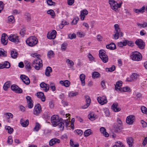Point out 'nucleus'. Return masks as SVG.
I'll use <instances>...</instances> for the list:
<instances>
[{
  "mask_svg": "<svg viewBox=\"0 0 147 147\" xmlns=\"http://www.w3.org/2000/svg\"><path fill=\"white\" fill-rule=\"evenodd\" d=\"M26 44L30 47H33L36 45L38 43L37 38L34 36H31L28 38L26 40Z\"/></svg>",
  "mask_w": 147,
  "mask_h": 147,
  "instance_id": "f257e3e1",
  "label": "nucleus"
},
{
  "mask_svg": "<svg viewBox=\"0 0 147 147\" xmlns=\"http://www.w3.org/2000/svg\"><path fill=\"white\" fill-rule=\"evenodd\" d=\"M109 3L111 9L115 11H117L118 9L120 8L122 5V3H118L114 0H109Z\"/></svg>",
  "mask_w": 147,
  "mask_h": 147,
  "instance_id": "f03ea898",
  "label": "nucleus"
},
{
  "mask_svg": "<svg viewBox=\"0 0 147 147\" xmlns=\"http://www.w3.org/2000/svg\"><path fill=\"white\" fill-rule=\"evenodd\" d=\"M131 58L133 61H140L142 59V56L139 52L135 51L133 52L131 56Z\"/></svg>",
  "mask_w": 147,
  "mask_h": 147,
  "instance_id": "7ed1b4c3",
  "label": "nucleus"
},
{
  "mask_svg": "<svg viewBox=\"0 0 147 147\" xmlns=\"http://www.w3.org/2000/svg\"><path fill=\"white\" fill-rule=\"evenodd\" d=\"M99 56L101 59L102 62L104 63L107 62L108 60V58L107 55L105 54V51L102 49H101L99 51Z\"/></svg>",
  "mask_w": 147,
  "mask_h": 147,
  "instance_id": "20e7f679",
  "label": "nucleus"
},
{
  "mask_svg": "<svg viewBox=\"0 0 147 147\" xmlns=\"http://www.w3.org/2000/svg\"><path fill=\"white\" fill-rule=\"evenodd\" d=\"M32 65L33 67L37 70H39L42 66V60L39 59L38 60H34L32 62Z\"/></svg>",
  "mask_w": 147,
  "mask_h": 147,
  "instance_id": "39448f33",
  "label": "nucleus"
},
{
  "mask_svg": "<svg viewBox=\"0 0 147 147\" xmlns=\"http://www.w3.org/2000/svg\"><path fill=\"white\" fill-rule=\"evenodd\" d=\"M60 120L58 115H54L52 116L51 118V121L54 127L57 126Z\"/></svg>",
  "mask_w": 147,
  "mask_h": 147,
  "instance_id": "423d86ee",
  "label": "nucleus"
},
{
  "mask_svg": "<svg viewBox=\"0 0 147 147\" xmlns=\"http://www.w3.org/2000/svg\"><path fill=\"white\" fill-rule=\"evenodd\" d=\"M9 40L16 44H17L20 42L19 36L13 34H11L8 37Z\"/></svg>",
  "mask_w": 147,
  "mask_h": 147,
  "instance_id": "0eeeda50",
  "label": "nucleus"
},
{
  "mask_svg": "<svg viewBox=\"0 0 147 147\" xmlns=\"http://www.w3.org/2000/svg\"><path fill=\"white\" fill-rule=\"evenodd\" d=\"M42 111L41 106L39 104H37L35 106L33 110V114L36 116L38 115Z\"/></svg>",
  "mask_w": 147,
  "mask_h": 147,
  "instance_id": "6e6552de",
  "label": "nucleus"
},
{
  "mask_svg": "<svg viewBox=\"0 0 147 147\" xmlns=\"http://www.w3.org/2000/svg\"><path fill=\"white\" fill-rule=\"evenodd\" d=\"M11 90L17 93H21L22 92V90L15 84H13L11 86Z\"/></svg>",
  "mask_w": 147,
  "mask_h": 147,
  "instance_id": "1a4fd4ad",
  "label": "nucleus"
},
{
  "mask_svg": "<svg viewBox=\"0 0 147 147\" xmlns=\"http://www.w3.org/2000/svg\"><path fill=\"white\" fill-rule=\"evenodd\" d=\"M135 43L139 48L143 49L145 46V43L142 40L140 39H137L135 42Z\"/></svg>",
  "mask_w": 147,
  "mask_h": 147,
  "instance_id": "9d476101",
  "label": "nucleus"
},
{
  "mask_svg": "<svg viewBox=\"0 0 147 147\" xmlns=\"http://www.w3.org/2000/svg\"><path fill=\"white\" fill-rule=\"evenodd\" d=\"M135 120V117L133 115H130L127 116L126 119V122L129 125L133 124Z\"/></svg>",
  "mask_w": 147,
  "mask_h": 147,
  "instance_id": "9b49d317",
  "label": "nucleus"
},
{
  "mask_svg": "<svg viewBox=\"0 0 147 147\" xmlns=\"http://www.w3.org/2000/svg\"><path fill=\"white\" fill-rule=\"evenodd\" d=\"M97 100L99 103L101 105H103L107 102V98L105 96L98 97Z\"/></svg>",
  "mask_w": 147,
  "mask_h": 147,
  "instance_id": "f8f14e48",
  "label": "nucleus"
},
{
  "mask_svg": "<svg viewBox=\"0 0 147 147\" xmlns=\"http://www.w3.org/2000/svg\"><path fill=\"white\" fill-rule=\"evenodd\" d=\"M20 78L23 82L25 84L28 85L30 84V80L27 76L25 75H22L20 76Z\"/></svg>",
  "mask_w": 147,
  "mask_h": 147,
  "instance_id": "ddd939ff",
  "label": "nucleus"
},
{
  "mask_svg": "<svg viewBox=\"0 0 147 147\" xmlns=\"http://www.w3.org/2000/svg\"><path fill=\"white\" fill-rule=\"evenodd\" d=\"M27 100V105L30 109L32 108L33 107V102L30 96H28L26 97Z\"/></svg>",
  "mask_w": 147,
  "mask_h": 147,
  "instance_id": "4468645a",
  "label": "nucleus"
},
{
  "mask_svg": "<svg viewBox=\"0 0 147 147\" xmlns=\"http://www.w3.org/2000/svg\"><path fill=\"white\" fill-rule=\"evenodd\" d=\"M57 32L56 30H53L51 33H48L47 34V38L50 39H54L56 36Z\"/></svg>",
  "mask_w": 147,
  "mask_h": 147,
  "instance_id": "2eb2a0df",
  "label": "nucleus"
},
{
  "mask_svg": "<svg viewBox=\"0 0 147 147\" xmlns=\"http://www.w3.org/2000/svg\"><path fill=\"white\" fill-rule=\"evenodd\" d=\"M40 86L41 88L43 89V90L45 92H47L49 90V85L45 84L44 82L41 83L40 84Z\"/></svg>",
  "mask_w": 147,
  "mask_h": 147,
  "instance_id": "dca6fc26",
  "label": "nucleus"
},
{
  "mask_svg": "<svg viewBox=\"0 0 147 147\" xmlns=\"http://www.w3.org/2000/svg\"><path fill=\"white\" fill-rule=\"evenodd\" d=\"M6 36L7 35L5 33L3 34L2 35L1 39V43L2 44H3L4 45H6L7 43V38Z\"/></svg>",
  "mask_w": 147,
  "mask_h": 147,
  "instance_id": "f3484780",
  "label": "nucleus"
},
{
  "mask_svg": "<svg viewBox=\"0 0 147 147\" xmlns=\"http://www.w3.org/2000/svg\"><path fill=\"white\" fill-rule=\"evenodd\" d=\"M123 36V33L121 31H114L113 34V39H118L119 37H121Z\"/></svg>",
  "mask_w": 147,
  "mask_h": 147,
  "instance_id": "a211bd4d",
  "label": "nucleus"
},
{
  "mask_svg": "<svg viewBox=\"0 0 147 147\" xmlns=\"http://www.w3.org/2000/svg\"><path fill=\"white\" fill-rule=\"evenodd\" d=\"M122 83V81H119L116 82V84L115 85V89L119 93H120V90L121 88Z\"/></svg>",
  "mask_w": 147,
  "mask_h": 147,
  "instance_id": "6ab92c4d",
  "label": "nucleus"
},
{
  "mask_svg": "<svg viewBox=\"0 0 147 147\" xmlns=\"http://www.w3.org/2000/svg\"><path fill=\"white\" fill-rule=\"evenodd\" d=\"M88 13V11L86 9H84L81 11L80 14V19L82 20H84L86 16Z\"/></svg>",
  "mask_w": 147,
  "mask_h": 147,
  "instance_id": "aec40b11",
  "label": "nucleus"
},
{
  "mask_svg": "<svg viewBox=\"0 0 147 147\" xmlns=\"http://www.w3.org/2000/svg\"><path fill=\"white\" fill-rule=\"evenodd\" d=\"M36 95L38 98H40L41 100L43 102H44L46 100L45 97L43 92H38Z\"/></svg>",
  "mask_w": 147,
  "mask_h": 147,
  "instance_id": "412c9836",
  "label": "nucleus"
},
{
  "mask_svg": "<svg viewBox=\"0 0 147 147\" xmlns=\"http://www.w3.org/2000/svg\"><path fill=\"white\" fill-rule=\"evenodd\" d=\"M29 123V120L28 119L25 120L22 118L20 120V123L21 125L24 127H27Z\"/></svg>",
  "mask_w": 147,
  "mask_h": 147,
  "instance_id": "4be33fe9",
  "label": "nucleus"
},
{
  "mask_svg": "<svg viewBox=\"0 0 147 147\" xmlns=\"http://www.w3.org/2000/svg\"><path fill=\"white\" fill-rule=\"evenodd\" d=\"M111 109L115 112L119 111L121 110V109L118 107L117 103L113 104L111 106Z\"/></svg>",
  "mask_w": 147,
  "mask_h": 147,
  "instance_id": "5701e85b",
  "label": "nucleus"
},
{
  "mask_svg": "<svg viewBox=\"0 0 147 147\" xmlns=\"http://www.w3.org/2000/svg\"><path fill=\"white\" fill-rule=\"evenodd\" d=\"M86 99V105L82 107V108L85 109L87 108L90 105L91 102V100L90 98L88 96H85Z\"/></svg>",
  "mask_w": 147,
  "mask_h": 147,
  "instance_id": "b1692460",
  "label": "nucleus"
},
{
  "mask_svg": "<svg viewBox=\"0 0 147 147\" xmlns=\"http://www.w3.org/2000/svg\"><path fill=\"white\" fill-rule=\"evenodd\" d=\"M64 121L63 120L61 119L59 121L58 124L57 125H58L59 129L61 130H63L64 128Z\"/></svg>",
  "mask_w": 147,
  "mask_h": 147,
  "instance_id": "393cba45",
  "label": "nucleus"
},
{
  "mask_svg": "<svg viewBox=\"0 0 147 147\" xmlns=\"http://www.w3.org/2000/svg\"><path fill=\"white\" fill-rule=\"evenodd\" d=\"M100 131L103 135L106 137H108L109 136V134L106 131V129L104 127H101L100 128Z\"/></svg>",
  "mask_w": 147,
  "mask_h": 147,
  "instance_id": "a878e982",
  "label": "nucleus"
},
{
  "mask_svg": "<svg viewBox=\"0 0 147 147\" xmlns=\"http://www.w3.org/2000/svg\"><path fill=\"white\" fill-rule=\"evenodd\" d=\"M52 69L50 67H47L45 72V75L48 77L50 76V73L52 72Z\"/></svg>",
  "mask_w": 147,
  "mask_h": 147,
  "instance_id": "bb28decb",
  "label": "nucleus"
},
{
  "mask_svg": "<svg viewBox=\"0 0 147 147\" xmlns=\"http://www.w3.org/2000/svg\"><path fill=\"white\" fill-rule=\"evenodd\" d=\"M59 83L62 86L66 87H68L70 85V82L68 80H66L64 81H60L59 82Z\"/></svg>",
  "mask_w": 147,
  "mask_h": 147,
  "instance_id": "cd10ccee",
  "label": "nucleus"
},
{
  "mask_svg": "<svg viewBox=\"0 0 147 147\" xmlns=\"http://www.w3.org/2000/svg\"><path fill=\"white\" fill-rule=\"evenodd\" d=\"M80 80L81 82V84L82 86H84L85 85V75L83 74H81L80 76Z\"/></svg>",
  "mask_w": 147,
  "mask_h": 147,
  "instance_id": "c85d7f7f",
  "label": "nucleus"
},
{
  "mask_svg": "<svg viewBox=\"0 0 147 147\" xmlns=\"http://www.w3.org/2000/svg\"><path fill=\"white\" fill-rule=\"evenodd\" d=\"M107 49L110 50H114L116 48V46L115 43H113L106 45Z\"/></svg>",
  "mask_w": 147,
  "mask_h": 147,
  "instance_id": "c756f323",
  "label": "nucleus"
},
{
  "mask_svg": "<svg viewBox=\"0 0 147 147\" xmlns=\"http://www.w3.org/2000/svg\"><path fill=\"white\" fill-rule=\"evenodd\" d=\"M11 84V82L9 81H7L5 83L3 86L4 90H7L10 87Z\"/></svg>",
  "mask_w": 147,
  "mask_h": 147,
  "instance_id": "7c9ffc66",
  "label": "nucleus"
},
{
  "mask_svg": "<svg viewBox=\"0 0 147 147\" xmlns=\"http://www.w3.org/2000/svg\"><path fill=\"white\" fill-rule=\"evenodd\" d=\"M127 44L129 45V43H128L127 41L125 40L123 42H120L118 43V45L119 47H122L123 46H125Z\"/></svg>",
  "mask_w": 147,
  "mask_h": 147,
  "instance_id": "2f4dec72",
  "label": "nucleus"
},
{
  "mask_svg": "<svg viewBox=\"0 0 147 147\" xmlns=\"http://www.w3.org/2000/svg\"><path fill=\"white\" fill-rule=\"evenodd\" d=\"M56 140L57 142V143H59L60 142V140L56 138H54L51 139L49 142V144L51 146H52L55 144V140Z\"/></svg>",
  "mask_w": 147,
  "mask_h": 147,
  "instance_id": "473e14b6",
  "label": "nucleus"
},
{
  "mask_svg": "<svg viewBox=\"0 0 147 147\" xmlns=\"http://www.w3.org/2000/svg\"><path fill=\"white\" fill-rule=\"evenodd\" d=\"M131 90L129 88L128 86L121 88L120 90V93L121 92H131Z\"/></svg>",
  "mask_w": 147,
  "mask_h": 147,
  "instance_id": "72a5a7b5",
  "label": "nucleus"
},
{
  "mask_svg": "<svg viewBox=\"0 0 147 147\" xmlns=\"http://www.w3.org/2000/svg\"><path fill=\"white\" fill-rule=\"evenodd\" d=\"M18 55V53L16 51H12L11 52V57L13 59L16 58Z\"/></svg>",
  "mask_w": 147,
  "mask_h": 147,
  "instance_id": "f704fd0d",
  "label": "nucleus"
},
{
  "mask_svg": "<svg viewBox=\"0 0 147 147\" xmlns=\"http://www.w3.org/2000/svg\"><path fill=\"white\" fill-rule=\"evenodd\" d=\"M25 68L28 69H31V67L30 65V63L27 61L25 62Z\"/></svg>",
  "mask_w": 147,
  "mask_h": 147,
  "instance_id": "c9c22d12",
  "label": "nucleus"
},
{
  "mask_svg": "<svg viewBox=\"0 0 147 147\" xmlns=\"http://www.w3.org/2000/svg\"><path fill=\"white\" fill-rule=\"evenodd\" d=\"M127 142L129 146L131 147L132 146V142H133V139L131 138H129L127 139Z\"/></svg>",
  "mask_w": 147,
  "mask_h": 147,
  "instance_id": "e433bc0d",
  "label": "nucleus"
},
{
  "mask_svg": "<svg viewBox=\"0 0 147 147\" xmlns=\"http://www.w3.org/2000/svg\"><path fill=\"white\" fill-rule=\"evenodd\" d=\"M5 129L6 130L8 131V133L9 134L11 133L13 131V129L9 126H6L5 127Z\"/></svg>",
  "mask_w": 147,
  "mask_h": 147,
  "instance_id": "4c0bfd02",
  "label": "nucleus"
},
{
  "mask_svg": "<svg viewBox=\"0 0 147 147\" xmlns=\"http://www.w3.org/2000/svg\"><path fill=\"white\" fill-rule=\"evenodd\" d=\"M5 115L6 118L8 119L12 118L13 117L12 114L10 113H6L5 114Z\"/></svg>",
  "mask_w": 147,
  "mask_h": 147,
  "instance_id": "58836bf2",
  "label": "nucleus"
},
{
  "mask_svg": "<svg viewBox=\"0 0 147 147\" xmlns=\"http://www.w3.org/2000/svg\"><path fill=\"white\" fill-rule=\"evenodd\" d=\"M47 13L48 14H50L53 18H54L55 17V15L54 12L52 10H50L48 11Z\"/></svg>",
  "mask_w": 147,
  "mask_h": 147,
  "instance_id": "ea45409f",
  "label": "nucleus"
},
{
  "mask_svg": "<svg viewBox=\"0 0 147 147\" xmlns=\"http://www.w3.org/2000/svg\"><path fill=\"white\" fill-rule=\"evenodd\" d=\"M54 55V53L52 51L50 50L47 53V56L49 58H51L53 57Z\"/></svg>",
  "mask_w": 147,
  "mask_h": 147,
  "instance_id": "a19ab883",
  "label": "nucleus"
},
{
  "mask_svg": "<svg viewBox=\"0 0 147 147\" xmlns=\"http://www.w3.org/2000/svg\"><path fill=\"white\" fill-rule=\"evenodd\" d=\"M78 92H74L73 91L70 92L69 93L68 96L69 97H72L76 96L78 94Z\"/></svg>",
  "mask_w": 147,
  "mask_h": 147,
  "instance_id": "79ce46f5",
  "label": "nucleus"
},
{
  "mask_svg": "<svg viewBox=\"0 0 147 147\" xmlns=\"http://www.w3.org/2000/svg\"><path fill=\"white\" fill-rule=\"evenodd\" d=\"M91 130L88 129L86 130L84 133V136H89L91 134Z\"/></svg>",
  "mask_w": 147,
  "mask_h": 147,
  "instance_id": "37998d69",
  "label": "nucleus"
},
{
  "mask_svg": "<svg viewBox=\"0 0 147 147\" xmlns=\"http://www.w3.org/2000/svg\"><path fill=\"white\" fill-rule=\"evenodd\" d=\"M138 76V75L136 73L133 74L130 76V78L133 79L134 80H136Z\"/></svg>",
  "mask_w": 147,
  "mask_h": 147,
  "instance_id": "c03bdc74",
  "label": "nucleus"
},
{
  "mask_svg": "<svg viewBox=\"0 0 147 147\" xmlns=\"http://www.w3.org/2000/svg\"><path fill=\"white\" fill-rule=\"evenodd\" d=\"M51 89L53 91H55L56 90L55 85L54 83L51 82L50 83Z\"/></svg>",
  "mask_w": 147,
  "mask_h": 147,
  "instance_id": "a18cd8bd",
  "label": "nucleus"
},
{
  "mask_svg": "<svg viewBox=\"0 0 147 147\" xmlns=\"http://www.w3.org/2000/svg\"><path fill=\"white\" fill-rule=\"evenodd\" d=\"M100 76V74L97 72H94L92 74V77L93 78H98Z\"/></svg>",
  "mask_w": 147,
  "mask_h": 147,
  "instance_id": "49530a36",
  "label": "nucleus"
},
{
  "mask_svg": "<svg viewBox=\"0 0 147 147\" xmlns=\"http://www.w3.org/2000/svg\"><path fill=\"white\" fill-rule=\"evenodd\" d=\"M141 110L142 112L144 113H147V109L144 106H142L141 107Z\"/></svg>",
  "mask_w": 147,
  "mask_h": 147,
  "instance_id": "de8ad7c7",
  "label": "nucleus"
},
{
  "mask_svg": "<svg viewBox=\"0 0 147 147\" xmlns=\"http://www.w3.org/2000/svg\"><path fill=\"white\" fill-rule=\"evenodd\" d=\"M8 20L9 22H12V23L14 22V17L12 16H9L8 18Z\"/></svg>",
  "mask_w": 147,
  "mask_h": 147,
  "instance_id": "09e8293b",
  "label": "nucleus"
},
{
  "mask_svg": "<svg viewBox=\"0 0 147 147\" xmlns=\"http://www.w3.org/2000/svg\"><path fill=\"white\" fill-rule=\"evenodd\" d=\"M5 68H9L10 67V65L9 63L7 61L4 62L3 63Z\"/></svg>",
  "mask_w": 147,
  "mask_h": 147,
  "instance_id": "8fccbe9b",
  "label": "nucleus"
},
{
  "mask_svg": "<svg viewBox=\"0 0 147 147\" xmlns=\"http://www.w3.org/2000/svg\"><path fill=\"white\" fill-rule=\"evenodd\" d=\"M138 26H140L142 28H145L147 27V23L146 22H144L143 24H137Z\"/></svg>",
  "mask_w": 147,
  "mask_h": 147,
  "instance_id": "3c124183",
  "label": "nucleus"
},
{
  "mask_svg": "<svg viewBox=\"0 0 147 147\" xmlns=\"http://www.w3.org/2000/svg\"><path fill=\"white\" fill-rule=\"evenodd\" d=\"M115 66L114 65H113L112 66V67H111L109 68H107L106 70L108 71L112 72L114 71L115 70Z\"/></svg>",
  "mask_w": 147,
  "mask_h": 147,
  "instance_id": "603ef678",
  "label": "nucleus"
},
{
  "mask_svg": "<svg viewBox=\"0 0 147 147\" xmlns=\"http://www.w3.org/2000/svg\"><path fill=\"white\" fill-rule=\"evenodd\" d=\"M47 2L48 5H52L55 4V3L52 0H47Z\"/></svg>",
  "mask_w": 147,
  "mask_h": 147,
  "instance_id": "864d4df0",
  "label": "nucleus"
},
{
  "mask_svg": "<svg viewBox=\"0 0 147 147\" xmlns=\"http://www.w3.org/2000/svg\"><path fill=\"white\" fill-rule=\"evenodd\" d=\"M77 35L79 37L82 38L85 36V34L82 32H77Z\"/></svg>",
  "mask_w": 147,
  "mask_h": 147,
  "instance_id": "5fc2aeb1",
  "label": "nucleus"
},
{
  "mask_svg": "<svg viewBox=\"0 0 147 147\" xmlns=\"http://www.w3.org/2000/svg\"><path fill=\"white\" fill-rule=\"evenodd\" d=\"M40 128V125L37 123H36V125L34 128V129L36 131H38Z\"/></svg>",
  "mask_w": 147,
  "mask_h": 147,
  "instance_id": "6e6d98bb",
  "label": "nucleus"
},
{
  "mask_svg": "<svg viewBox=\"0 0 147 147\" xmlns=\"http://www.w3.org/2000/svg\"><path fill=\"white\" fill-rule=\"evenodd\" d=\"M66 62L68 64H69L71 67L73 66L74 64L73 62L69 59H67L66 60Z\"/></svg>",
  "mask_w": 147,
  "mask_h": 147,
  "instance_id": "4d7b16f0",
  "label": "nucleus"
},
{
  "mask_svg": "<svg viewBox=\"0 0 147 147\" xmlns=\"http://www.w3.org/2000/svg\"><path fill=\"white\" fill-rule=\"evenodd\" d=\"M114 27L115 28L114 31H120L121 30L119 27V25L118 24H115L114 25Z\"/></svg>",
  "mask_w": 147,
  "mask_h": 147,
  "instance_id": "13d9d810",
  "label": "nucleus"
},
{
  "mask_svg": "<svg viewBox=\"0 0 147 147\" xmlns=\"http://www.w3.org/2000/svg\"><path fill=\"white\" fill-rule=\"evenodd\" d=\"M74 132L80 136L82 135L83 134L82 130L80 129L75 130Z\"/></svg>",
  "mask_w": 147,
  "mask_h": 147,
  "instance_id": "bf43d9fd",
  "label": "nucleus"
},
{
  "mask_svg": "<svg viewBox=\"0 0 147 147\" xmlns=\"http://www.w3.org/2000/svg\"><path fill=\"white\" fill-rule=\"evenodd\" d=\"M88 117L89 119L91 120H93L95 119V117H94V115L92 113L89 114Z\"/></svg>",
  "mask_w": 147,
  "mask_h": 147,
  "instance_id": "052dcab7",
  "label": "nucleus"
},
{
  "mask_svg": "<svg viewBox=\"0 0 147 147\" xmlns=\"http://www.w3.org/2000/svg\"><path fill=\"white\" fill-rule=\"evenodd\" d=\"M68 37L70 39H72L73 38H75L76 37V34L74 33L73 34H69L68 35Z\"/></svg>",
  "mask_w": 147,
  "mask_h": 147,
  "instance_id": "680f3d73",
  "label": "nucleus"
},
{
  "mask_svg": "<svg viewBox=\"0 0 147 147\" xmlns=\"http://www.w3.org/2000/svg\"><path fill=\"white\" fill-rule=\"evenodd\" d=\"M20 13V12L19 11L16 9L13 10L12 12L13 14L14 15L18 14Z\"/></svg>",
  "mask_w": 147,
  "mask_h": 147,
  "instance_id": "e2e57ef3",
  "label": "nucleus"
},
{
  "mask_svg": "<svg viewBox=\"0 0 147 147\" xmlns=\"http://www.w3.org/2000/svg\"><path fill=\"white\" fill-rule=\"evenodd\" d=\"M79 20V18H75L74 19L72 22V23L73 24H76Z\"/></svg>",
  "mask_w": 147,
  "mask_h": 147,
  "instance_id": "0e129e2a",
  "label": "nucleus"
},
{
  "mask_svg": "<svg viewBox=\"0 0 147 147\" xmlns=\"http://www.w3.org/2000/svg\"><path fill=\"white\" fill-rule=\"evenodd\" d=\"M145 7L144 6H143L141 7V8H140V9H138L139 10V13H143L144 11V10L145 9Z\"/></svg>",
  "mask_w": 147,
  "mask_h": 147,
  "instance_id": "69168bd1",
  "label": "nucleus"
},
{
  "mask_svg": "<svg viewBox=\"0 0 147 147\" xmlns=\"http://www.w3.org/2000/svg\"><path fill=\"white\" fill-rule=\"evenodd\" d=\"M66 45L65 44L63 43L62 45L61 49L63 51H65L66 50Z\"/></svg>",
  "mask_w": 147,
  "mask_h": 147,
  "instance_id": "338daca9",
  "label": "nucleus"
},
{
  "mask_svg": "<svg viewBox=\"0 0 147 147\" xmlns=\"http://www.w3.org/2000/svg\"><path fill=\"white\" fill-rule=\"evenodd\" d=\"M74 0H67V3L69 5H72L74 3Z\"/></svg>",
  "mask_w": 147,
  "mask_h": 147,
  "instance_id": "774afa93",
  "label": "nucleus"
}]
</instances>
